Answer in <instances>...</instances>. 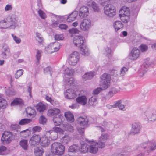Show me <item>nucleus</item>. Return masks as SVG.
Masks as SVG:
<instances>
[{"instance_id":"nucleus-1","label":"nucleus","mask_w":156,"mask_h":156,"mask_svg":"<svg viewBox=\"0 0 156 156\" xmlns=\"http://www.w3.org/2000/svg\"><path fill=\"white\" fill-rule=\"evenodd\" d=\"M18 16L14 14L8 16L0 21V28L15 29L17 26Z\"/></svg>"},{"instance_id":"nucleus-2","label":"nucleus","mask_w":156,"mask_h":156,"mask_svg":"<svg viewBox=\"0 0 156 156\" xmlns=\"http://www.w3.org/2000/svg\"><path fill=\"white\" fill-rule=\"evenodd\" d=\"M87 142L89 144L88 151L90 153L93 154H95L98 152L99 148H102L105 146V143L104 142H98L97 143L95 141L88 140Z\"/></svg>"},{"instance_id":"nucleus-3","label":"nucleus","mask_w":156,"mask_h":156,"mask_svg":"<svg viewBox=\"0 0 156 156\" xmlns=\"http://www.w3.org/2000/svg\"><path fill=\"white\" fill-rule=\"evenodd\" d=\"M65 147L61 143L55 142L51 146V151L53 154L58 155H61L64 153Z\"/></svg>"},{"instance_id":"nucleus-4","label":"nucleus","mask_w":156,"mask_h":156,"mask_svg":"<svg viewBox=\"0 0 156 156\" xmlns=\"http://www.w3.org/2000/svg\"><path fill=\"white\" fill-rule=\"evenodd\" d=\"M110 77L109 75L105 73L101 75L100 80V86L103 89L107 88L110 86Z\"/></svg>"},{"instance_id":"nucleus-5","label":"nucleus","mask_w":156,"mask_h":156,"mask_svg":"<svg viewBox=\"0 0 156 156\" xmlns=\"http://www.w3.org/2000/svg\"><path fill=\"white\" fill-rule=\"evenodd\" d=\"M80 55L77 52L75 51L71 53L68 56L69 63L70 65L74 66L79 62Z\"/></svg>"},{"instance_id":"nucleus-6","label":"nucleus","mask_w":156,"mask_h":156,"mask_svg":"<svg viewBox=\"0 0 156 156\" xmlns=\"http://www.w3.org/2000/svg\"><path fill=\"white\" fill-rule=\"evenodd\" d=\"M12 140V132L5 131L3 133L1 141L3 144H8L10 143Z\"/></svg>"},{"instance_id":"nucleus-7","label":"nucleus","mask_w":156,"mask_h":156,"mask_svg":"<svg viewBox=\"0 0 156 156\" xmlns=\"http://www.w3.org/2000/svg\"><path fill=\"white\" fill-rule=\"evenodd\" d=\"M104 13L108 16L112 17L116 13L115 7L112 5H106L104 8Z\"/></svg>"},{"instance_id":"nucleus-8","label":"nucleus","mask_w":156,"mask_h":156,"mask_svg":"<svg viewBox=\"0 0 156 156\" xmlns=\"http://www.w3.org/2000/svg\"><path fill=\"white\" fill-rule=\"evenodd\" d=\"M60 48V43L58 42H55L50 44L45 48V49L48 53H51L53 52L58 51Z\"/></svg>"},{"instance_id":"nucleus-9","label":"nucleus","mask_w":156,"mask_h":156,"mask_svg":"<svg viewBox=\"0 0 156 156\" xmlns=\"http://www.w3.org/2000/svg\"><path fill=\"white\" fill-rule=\"evenodd\" d=\"M91 27V20L88 19H83L80 24V29L82 31H87Z\"/></svg>"},{"instance_id":"nucleus-10","label":"nucleus","mask_w":156,"mask_h":156,"mask_svg":"<svg viewBox=\"0 0 156 156\" xmlns=\"http://www.w3.org/2000/svg\"><path fill=\"white\" fill-rule=\"evenodd\" d=\"M85 38L84 37L80 36H76L73 39V42L75 46L78 47H80L84 42Z\"/></svg>"},{"instance_id":"nucleus-11","label":"nucleus","mask_w":156,"mask_h":156,"mask_svg":"<svg viewBox=\"0 0 156 156\" xmlns=\"http://www.w3.org/2000/svg\"><path fill=\"white\" fill-rule=\"evenodd\" d=\"M140 55V50L136 48H134L132 49L129 54V58L132 60H135L139 58Z\"/></svg>"},{"instance_id":"nucleus-12","label":"nucleus","mask_w":156,"mask_h":156,"mask_svg":"<svg viewBox=\"0 0 156 156\" xmlns=\"http://www.w3.org/2000/svg\"><path fill=\"white\" fill-rule=\"evenodd\" d=\"M77 123L81 126L87 125L89 122V119L85 116H80L78 117L76 119Z\"/></svg>"},{"instance_id":"nucleus-13","label":"nucleus","mask_w":156,"mask_h":156,"mask_svg":"<svg viewBox=\"0 0 156 156\" xmlns=\"http://www.w3.org/2000/svg\"><path fill=\"white\" fill-rule=\"evenodd\" d=\"M63 82L65 88L73 86L75 84V80L73 78L65 77L63 79Z\"/></svg>"},{"instance_id":"nucleus-14","label":"nucleus","mask_w":156,"mask_h":156,"mask_svg":"<svg viewBox=\"0 0 156 156\" xmlns=\"http://www.w3.org/2000/svg\"><path fill=\"white\" fill-rule=\"evenodd\" d=\"M77 96L76 92L71 89H69L66 90L65 93V97L69 99H73Z\"/></svg>"},{"instance_id":"nucleus-15","label":"nucleus","mask_w":156,"mask_h":156,"mask_svg":"<svg viewBox=\"0 0 156 156\" xmlns=\"http://www.w3.org/2000/svg\"><path fill=\"white\" fill-rule=\"evenodd\" d=\"M41 137L39 135H34L30 138V143L32 145H35L38 144L40 141Z\"/></svg>"},{"instance_id":"nucleus-16","label":"nucleus","mask_w":156,"mask_h":156,"mask_svg":"<svg viewBox=\"0 0 156 156\" xmlns=\"http://www.w3.org/2000/svg\"><path fill=\"white\" fill-rule=\"evenodd\" d=\"M63 117L62 115L58 114L53 118V122L55 126H59L62 122Z\"/></svg>"},{"instance_id":"nucleus-17","label":"nucleus","mask_w":156,"mask_h":156,"mask_svg":"<svg viewBox=\"0 0 156 156\" xmlns=\"http://www.w3.org/2000/svg\"><path fill=\"white\" fill-rule=\"evenodd\" d=\"M10 50L9 47L6 45L3 46L2 49V55L3 58H9L10 56Z\"/></svg>"},{"instance_id":"nucleus-18","label":"nucleus","mask_w":156,"mask_h":156,"mask_svg":"<svg viewBox=\"0 0 156 156\" xmlns=\"http://www.w3.org/2000/svg\"><path fill=\"white\" fill-rule=\"evenodd\" d=\"M146 120L148 122H154L156 120V112H147L146 113Z\"/></svg>"},{"instance_id":"nucleus-19","label":"nucleus","mask_w":156,"mask_h":156,"mask_svg":"<svg viewBox=\"0 0 156 156\" xmlns=\"http://www.w3.org/2000/svg\"><path fill=\"white\" fill-rule=\"evenodd\" d=\"M88 14V8L87 7L83 6L80 8L79 14L80 17L83 18L87 16Z\"/></svg>"},{"instance_id":"nucleus-20","label":"nucleus","mask_w":156,"mask_h":156,"mask_svg":"<svg viewBox=\"0 0 156 156\" xmlns=\"http://www.w3.org/2000/svg\"><path fill=\"white\" fill-rule=\"evenodd\" d=\"M147 66H146L144 64L143 65L141 66L138 70L139 76L140 77L143 76L144 74L147 72V70L148 65L149 64H147L146 63V61L145 62Z\"/></svg>"},{"instance_id":"nucleus-21","label":"nucleus","mask_w":156,"mask_h":156,"mask_svg":"<svg viewBox=\"0 0 156 156\" xmlns=\"http://www.w3.org/2000/svg\"><path fill=\"white\" fill-rule=\"evenodd\" d=\"M77 102L83 105H85L87 103V98L85 95H82L78 97L76 99Z\"/></svg>"},{"instance_id":"nucleus-22","label":"nucleus","mask_w":156,"mask_h":156,"mask_svg":"<svg viewBox=\"0 0 156 156\" xmlns=\"http://www.w3.org/2000/svg\"><path fill=\"white\" fill-rule=\"evenodd\" d=\"M113 26L115 31L117 32L123 27V25L121 21H116L114 22Z\"/></svg>"},{"instance_id":"nucleus-23","label":"nucleus","mask_w":156,"mask_h":156,"mask_svg":"<svg viewBox=\"0 0 156 156\" xmlns=\"http://www.w3.org/2000/svg\"><path fill=\"white\" fill-rule=\"evenodd\" d=\"M119 16H129L130 11L129 9L126 6L123 7L119 11Z\"/></svg>"},{"instance_id":"nucleus-24","label":"nucleus","mask_w":156,"mask_h":156,"mask_svg":"<svg viewBox=\"0 0 156 156\" xmlns=\"http://www.w3.org/2000/svg\"><path fill=\"white\" fill-rule=\"evenodd\" d=\"M41 145L43 147H46L48 146L50 143L49 139L45 136H44L41 138L40 141Z\"/></svg>"},{"instance_id":"nucleus-25","label":"nucleus","mask_w":156,"mask_h":156,"mask_svg":"<svg viewBox=\"0 0 156 156\" xmlns=\"http://www.w3.org/2000/svg\"><path fill=\"white\" fill-rule=\"evenodd\" d=\"M121 88L119 87L112 88L109 91L108 95L109 97H111L114 94L120 91Z\"/></svg>"},{"instance_id":"nucleus-26","label":"nucleus","mask_w":156,"mask_h":156,"mask_svg":"<svg viewBox=\"0 0 156 156\" xmlns=\"http://www.w3.org/2000/svg\"><path fill=\"white\" fill-rule=\"evenodd\" d=\"M95 75L94 72H87L82 76V78L84 80H90Z\"/></svg>"},{"instance_id":"nucleus-27","label":"nucleus","mask_w":156,"mask_h":156,"mask_svg":"<svg viewBox=\"0 0 156 156\" xmlns=\"http://www.w3.org/2000/svg\"><path fill=\"white\" fill-rule=\"evenodd\" d=\"M111 47L110 45L108 44V46L105 48V54L110 59L112 58L113 54V51L111 49Z\"/></svg>"},{"instance_id":"nucleus-28","label":"nucleus","mask_w":156,"mask_h":156,"mask_svg":"<svg viewBox=\"0 0 156 156\" xmlns=\"http://www.w3.org/2000/svg\"><path fill=\"white\" fill-rule=\"evenodd\" d=\"M140 126L138 123H135L133 125L131 133L134 134L139 133L140 132Z\"/></svg>"},{"instance_id":"nucleus-29","label":"nucleus","mask_w":156,"mask_h":156,"mask_svg":"<svg viewBox=\"0 0 156 156\" xmlns=\"http://www.w3.org/2000/svg\"><path fill=\"white\" fill-rule=\"evenodd\" d=\"M80 53L83 55H88L90 54V51L88 47L84 45L80 47Z\"/></svg>"},{"instance_id":"nucleus-30","label":"nucleus","mask_w":156,"mask_h":156,"mask_svg":"<svg viewBox=\"0 0 156 156\" xmlns=\"http://www.w3.org/2000/svg\"><path fill=\"white\" fill-rule=\"evenodd\" d=\"M78 12L74 11L70 14L68 17L67 21L69 22H71L75 20L77 16Z\"/></svg>"},{"instance_id":"nucleus-31","label":"nucleus","mask_w":156,"mask_h":156,"mask_svg":"<svg viewBox=\"0 0 156 156\" xmlns=\"http://www.w3.org/2000/svg\"><path fill=\"white\" fill-rule=\"evenodd\" d=\"M153 142L152 141H147L143 143L141 145V147L145 149L147 147V145L148 146L149 150H148V152H150L151 151L154 150H151V148L153 147H154V145Z\"/></svg>"},{"instance_id":"nucleus-32","label":"nucleus","mask_w":156,"mask_h":156,"mask_svg":"<svg viewBox=\"0 0 156 156\" xmlns=\"http://www.w3.org/2000/svg\"><path fill=\"white\" fill-rule=\"evenodd\" d=\"M65 116L67 121L70 122H72L74 120V117L72 113L69 112H66L65 113Z\"/></svg>"},{"instance_id":"nucleus-33","label":"nucleus","mask_w":156,"mask_h":156,"mask_svg":"<svg viewBox=\"0 0 156 156\" xmlns=\"http://www.w3.org/2000/svg\"><path fill=\"white\" fill-rule=\"evenodd\" d=\"M79 151L81 153H85L88 151V148L86 144L82 142L81 144V146L79 147Z\"/></svg>"},{"instance_id":"nucleus-34","label":"nucleus","mask_w":156,"mask_h":156,"mask_svg":"<svg viewBox=\"0 0 156 156\" xmlns=\"http://www.w3.org/2000/svg\"><path fill=\"white\" fill-rule=\"evenodd\" d=\"M44 151L41 147H35L34 149V153L36 156H42Z\"/></svg>"},{"instance_id":"nucleus-35","label":"nucleus","mask_w":156,"mask_h":156,"mask_svg":"<svg viewBox=\"0 0 156 156\" xmlns=\"http://www.w3.org/2000/svg\"><path fill=\"white\" fill-rule=\"evenodd\" d=\"M60 111L59 109L56 108L51 109L48 110V115L49 116L55 115L59 113Z\"/></svg>"},{"instance_id":"nucleus-36","label":"nucleus","mask_w":156,"mask_h":156,"mask_svg":"<svg viewBox=\"0 0 156 156\" xmlns=\"http://www.w3.org/2000/svg\"><path fill=\"white\" fill-rule=\"evenodd\" d=\"M91 7L94 12H98L100 10V9L98 5L95 2L91 1L88 4Z\"/></svg>"},{"instance_id":"nucleus-37","label":"nucleus","mask_w":156,"mask_h":156,"mask_svg":"<svg viewBox=\"0 0 156 156\" xmlns=\"http://www.w3.org/2000/svg\"><path fill=\"white\" fill-rule=\"evenodd\" d=\"M20 145L24 150H27L28 147L27 140L24 139H22L20 142Z\"/></svg>"},{"instance_id":"nucleus-38","label":"nucleus","mask_w":156,"mask_h":156,"mask_svg":"<svg viewBox=\"0 0 156 156\" xmlns=\"http://www.w3.org/2000/svg\"><path fill=\"white\" fill-rule=\"evenodd\" d=\"M46 134L47 135L48 134L50 135V137H51V139L52 140L56 139L58 136V133L52 130L47 131L46 132Z\"/></svg>"},{"instance_id":"nucleus-39","label":"nucleus","mask_w":156,"mask_h":156,"mask_svg":"<svg viewBox=\"0 0 156 156\" xmlns=\"http://www.w3.org/2000/svg\"><path fill=\"white\" fill-rule=\"evenodd\" d=\"M35 40L38 43L40 44H42L44 39L41 35L39 33L36 32L35 36Z\"/></svg>"},{"instance_id":"nucleus-40","label":"nucleus","mask_w":156,"mask_h":156,"mask_svg":"<svg viewBox=\"0 0 156 156\" xmlns=\"http://www.w3.org/2000/svg\"><path fill=\"white\" fill-rule=\"evenodd\" d=\"M27 114L29 116L33 117L36 114V112L35 109L32 108H27L26 109Z\"/></svg>"},{"instance_id":"nucleus-41","label":"nucleus","mask_w":156,"mask_h":156,"mask_svg":"<svg viewBox=\"0 0 156 156\" xmlns=\"http://www.w3.org/2000/svg\"><path fill=\"white\" fill-rule=\"evenodd\" d=\"M64 73L65 75L71 76L73 75L74 73V71L72 69L66 67L64 70Z\"/></svg>"},{"instance_id":"nucleus-42","label":"nucleus","mask_w":156,"mask_h":156,"mask_svg":"<svg viewBox=\"0 0 156 156\" xmlns=\"http://www.w3.org/2000/svg\"><path fill=\"white\" fill-rule=\"evenodd\" d=\"M70 140L71 137L68 135L64 136L61 139V141L64 144L68 143L70 141Z\"/></svg>"},{"instance_id":"nucleus-43","label":"nucleus","mask_w":156,"mask_h":156,"mask_svg":"<svg viewBox=\"0 0 156 156\" xmlns=\"http://www.w3.org/2000/svg\"><path fill=\"white\" fill-rule=\"evenodd\" d=\"M45 99L48 102H50L51 104L54 105L56 104L54 98L51 97L50 95H45Z\"/></svg>"},{"instance_id":"nucleus-44","label":"nucleus","mask_w":156,"mask_h":156,"mask_svg":"<svg viewBox=\"0 0 156 156\" xmlns=\"http://www.w3.org/2000/svg\"><path fill=\"white\" fill-rule=\"evenodd\" d=\"M126 106L122 104V101L121 100H118L114 102L112 106L113 107H124Z\"/></svg>"},{"instance_id":"nucleus-45","label":"nucleus","mask_w":156,"mask_h":156,"mask_svg":"<svg viewBox=\"0 0 156 156\" xmlns=\"http://www.w3.org/2000/svg\"><path fill=\"white\" fill-rule=\"evenodd\" d=\"M88 103L90 105H95L97 103V97L95 96H93L91 97L89 99Z\"/></svg>"},{"instance_id":"nucleus-46","label":"nucleus","mask_w":156,"mask_h":156,"mask_svg":"<svg viewBox=\"0 0 156 156\" xmlns=\"http://www.w3.org/2000/svg\"><path fill=\"white\" fill-rule=\"evenodd\" d=\"M69 151L70 152H76L79 151V147L76 144H73L69 147Z\"/></svg>"},{"instance_id":"nucleus-47","label":"nucleus","mask_w":156,"mask_h":156,"mask_svg":"<svg viewBox=\"0 0 156 156\" xmlns=\"http://www.w3.org/2000/svg\"><path fill=\"white\" fill-rule=\"evenodd\" d=\"M108 135L106 133H103L99 138V141L98 142H104L105 143V141L108 138Z\"/></svg>"},{"instance_id":"nucleus-48","label":"nucleus","mask_w":156,"mask_h":156,"mask_svg":"<svg viewBox=\"0 0 156 156\" xmlns=\"http://www.w3.org/2000/svg\"><path fill=\"white\" fill-rule=\"evenodd\" d=\"M11 36L13 41L17 44H20L21 42V39L13 34H12Z\"/></svg>"},{"instance_id":"nucleus-49","label":"nucleus","mask_w":156,"mask_h":156,"mask_svg":"<svg viewBox=\"0 0 156 156\" xmlns=\"http://www.w3.org/2000/svg\"><path fill=\"white\" fill-rule=\"evenodd\" d=\"M22 100L20 98H16L11 103V106H13L22 103Z\"/></svg>"},{"instance_id":"nucleus-50","label":"nucleus","mask_w":156,"mask_h":156,"mask_svg":"<svg viewBox=\"0 0 156 156\" xmlns=\"http://www.w3.org/2000/svg\"><path fill=\"white\" fill-rule=\"evenodd\" d=\"M42 53V51L41 50H37L36 57L37 60L36 64L37 65H38L39 63V61L41 58Z\"/></svg>"},{"instance_id":"nucleus-51","label":"nucleus","mask_w":156,"mask_h":156,"mask_svg":"<svg viewBox=\"0 0 156 156\" xmlns=\"http://www.w3.org/2000/svg\"><path fill=\"white\" fill-rule=\"evenodd\" d=\"M63 126L64 127V129L65 130H67L71 132L73 131V128L70 124H63Z\"/></svg>"},{"instance_id":"nucleus-52","label":"nucleus","mask_w":156,"mask_h":156,"mask_svg":"<svg viewBox=\"0 0 156 156\" xmlns=\"http://www.w3.org/2000/svg\"><path fill=\"white\" fill-rule=\"evenodd\" d=\"M32 120L30 119H22L20 120L19 123L20 125H25L30 123Z\"/></svg>"},{"instance_id":"nucleus-53","label":"nucleus","mask_w":156,"mask_h":156,"mask_svg":"<svg viewBox=\"0 0 156 156\" xmlns=\"http://www.w3.org/2000/svg\"><path fill=\"white\" fill-rule=\"evenodd\" d=\"M24 71L22 69H20L17 70L15 73V77L16 79L19 78L23 74Z\"/></svg>"},{"instance_id":"nucleus-54","label":"nucleus","mask_w":156,"mask_h":156,"mask_svg":"<svg viewBox=\"0 0 156 156\" xmlns=\"http://www.w3.org/2000/svg\"><path fill=\"white\" fill-rule=\"evenodd\" d=\"M120 17L121 21L124 23H127L129 20V16H120Z\"/></svg>"},{"instance_id":"nucleus-55","label":"nucleus","mask_w":156,"mask_h":156,"mask_svg":"<svg viewBox=\"0 0 156 156\" xmlns=\"http://www.w3.org/2000/svg\"><path fill=\"white\" fill-rule=\"evenodd\" d=\"M128 71L127 68L123 66L120 69V75L121 76L125 75L127 73Z\"/></svg>"},{"instance_id":"nucleus-56","label":"nucleus","mask_w":156,"mask_h":156,"mask_svg":"<svg viewBox=\"0 0 156 156\" xmlns=\"http://www.w3.org/2000/svg\"><path fill=\"white\" fill-rule=\"evenodd\" d=\"M2 97V96L0 95V98ZM7 105L6 101L3 99H0V107H6Z\"/></svg>"},{"instance_id":"nucleus-57","label":"nucleus","mask_w":156,"mask_h":156,"mask_svg":"<svg viewBox=\"0 0 156 156\" xmlns=\"http://www.w3.org/2000/svg\"><path fill=\"white\" fill-rule=\"evenodd\" d=\"M44 73L45 75L50 74L51 76V69L50 67H48L44 69Z\"/></svg>"},{"instance_id":"nucleus-58","label":"nucleus","mask_w":156,"mask_h":156,"mask_svg":"<svg viewBox=\"0 0 156 156\" xmlns=\"http://www.w3.org/2000/svg\"><path fill=\"white\" fill-rule=\"evenodd\" d=\"M48 106V105L47 103L42 101L37 104L35 107H47Z\"/></svg>"},{"instance_id":"nucleus-59","label":"nucleus","mask_w":156,"mask_h":156,"mask_svg":"<svg viewBox=\"0 0 156 156\" xmlns=\"http://www.w3.org/2000/svg\"><path fill=\"white\" fill-rule=\"evenodd\" d=\"M140 50L141 51V52H143L146 51L148 48V46L144 44H141L139 47Z\"/></svg>"},{"instance_id":"nucleus-60","label":"nucleus","mask_w":156,"mask_h":156,"mask_svg":"<svg viewBox=\"0 0 156 156\" xmlns=\"http://www.w3.org/2000/svg\"><path fill=\"white\" fill-rule=\"evenodd\" d=\"M69 32L71 34H78L80 32V30L76 28H72L69 30Z\"/></svg>"},{"instance_id":"nucleus-61","label":"nucleus","mask_w":156,"mask_h":156,"mask_svg":"<svg viewBox=\"0 0 156 156\" xmlns=\"http://www.w3.org/2000/svg\"><path fill=\"white\" fill-rule=\"evenodd\" d=\"M38 12L40 16L41 19H44L46 18L47 16L46 14L42 10L40 9L38 11Z\"/></svg>"},{"instance_id":"nucleus-62","label":"nucleus","mask_w":156,"mask_h":156,"mask_svg":"<svg viewBox=\"0 0 156 156\" xmlns=\"http://www.w3.org/2000/svg\"><path fill=\"white\" fill-rule=\"evenodd\" d=\"M42 130V128L39 126H35L33 127L32 129L33 133H38L40 132Z\"/></svg>"},{"instance_id":"nucleus-63","label":"nucleus","mask_w":156,"mask_h":156,"mask_svg":"<svg viewBox=\"0 0 156 156\" xmlns=\"http://www.w3.org/2000/svg\"><path fill=\"white\" fill-rule=\"evenodd\" d=\"M6 92L7 94L9 95H14L16 94V92L12 88L7 90Z\"/></svg>"},{"instance_id":"nucleus-64","label":"nucleus","mask_w":156,"mask_h":156,"mask_svg":"<svg viewBox=\"0 0 156 156\" xmlns=\"http://www.w3.org/2000/svg\"><path fill=\"white\" fill-rule=\"evenodd\" d=\"M47 121V119L43 116H41L39 119V123L42 124L46 123Z\"/></svg>"}]
</instances>
